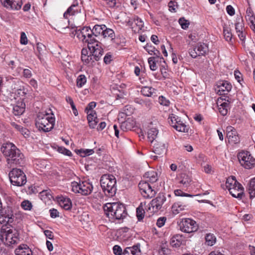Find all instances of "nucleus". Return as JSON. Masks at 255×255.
I'll list each match as a JSON object with an SVG mask.
<instances>
[{"instance_id":"1","label":"nucleus","mask_w":255,"mask_h":255,"mask_svg":"<svg viewBox=\"0 0 255 255\" xmlns=\"http://www.w3.org/2000/svg\"><path fill=\"white\" fill-rule=\"evenodd\" d=\"M1 151L5 157L9 167L23 163V155L13 143L8 142L3 144Z\"/></svg>"},{"instance_id":"2","label":"nucleus","mask_w":255,"mask_h":255,"mask_svg":"<svg viewBox=\"0 0 255 255\" xmlns=\"http://www.w3.org/2000/svg\"><path fill=\"white\" fill-rule=\"evenodd\" d=\"M107 216L112 222L125 218L127 213L124 205L119 203H108L104 207Z\"/></svg>"},{"instance_id":"3","label":"nucleus","mask_w":255,"mask_h":255,"mask_svg":"<svg viewBox=\"0 0 255 255\" xmlns=\"http://www.w3.org/2000/svg\"><path fill=\"white\" fill-rule=\"evenodd\" d=\"M100 184L106 196L113 197L117 192V180L112 174H104L100 179Z\"/></svg>"},{"instance_id":"4","label":"nucleus","mask_w":255,"mask_h":255,"mask_svg":"<svg viewBox=\"0 0 255 255\" xmlns=\"http://www.w3.org/2000/svg\"><path fill=\"white\" fill-rule=\"evenodd\" d=\"M55 124L54 115L46 113L39 114L36 120L35 126L39 130L48 132L51 130Z\"/></svg>"},{"instance_id":"5","label":"nucleus","mask_w":255,"mask_h":255,"mask_svg":"<svg viewBox=\"0 0 255 255\" xmlns=\"http://www.w3.org/2000/svg\"><path fill=\"white\" fill-rule=\"evenodd\" d=\"M226 186L233 197L241 199L245 196L244 188L235 177H229L227 179Z\"/></svg>"},{"instance_id":"6","label":"nucleus","mask_w":255,"mask_h":255,"mask_svg":"<svg viewBox=\"0 0 255 255\" xmlns=\"http://www.w3.org/2000/svg\"><path fill=\"white\" fill-rule=\"evenodd\" d=\"M71 187L73 192L85 196L90 194L93 189L92 184L88 180L80 181L79 182H72Z\"/></svg>"},{"instance_id":"7","label":"nucleus","mask_w":255,"mask_h":255,"mask_svg":"<svg viewBox=\"0 0 255 255\" xmlns=\"http://www.w3.org/2000/svg\"><path fill=\"white\" fill-rule=\"evenodd\" d=\"M237 157L240 164L245 168L250 169L255 166V158L250 152L242 150L238 153Z\"/></svg>"},{"instance_id":"8","label":"nucleus","mask_w":255,"mask_h":255,"mask_svg":"<svg viewBox=\"0 0 255 255\" xmlns=\"http://www.w3.org/2000/svg\"><path fill=\"white\" fill-rule=\"evenodd\" d=\"M10 181L13 185L22 186L26 182V177L21 169L13 168L9 173Z\"/></svg>"},{"instance_id":"9","label":"nucleus","mask_w":255,"mask_h":255,"mask_svg":"<svg viewBox=\"0 0 255 255\" xmlns=\"http://www.w3.org/2000/svg\"><path fill=\"white\" fill-rule=\"evenodd\" d=\"M168 120L169 124L176 130L183 132H188V127L181 121L180 117L172 114L169 115Z\"/></svg>"},{"instance_id":"10","label":"nucleus","mask_w":255,"mask_h":255,"mask_svg":"<svg viewBox=\"0 0 255 255\" xmlns=\"http://www.w3.org/2000/svg\"><path fill=\"white\" fill-rule=\"evenodd\" d=\"M180 230L186 233H192L198 229V225L196 221L190 218L182 219L179 224Z\"/></svg>"},{"instance_id":"11","label":"nucleus","mask_w":255,"mask_h":255,"mask_svg":"<svg viewBox=\"0 0 255 255\" xmlns=\"http://www.w3.org/2000/svg\"><path fill=\"white\" fill-rule=\"evenodd\" d=\"M208 51V46L204 43H198L189 50V54L193 58L205 55Z\"/></svg>"},{"instance_id":"12","label":"nucleus","mask_w":255,"mask_h":255,"mask_svg":"<svg viewBox=\"0 0 255 255\" xmlns=\"http://www.w3.org/2000/svg\"><path fill=\"white\" fill-rule=\"evenodd\" d=\"M138 187L141 195L146 198H151L154 197L156 192L151 185L147 181H141L138 184Z\"/></svg>"},{"instance_id":"13","label":"nucleus","mask_w":255,"mask_h":255,"mask_svg":"<svg viewBox=\"0 0 255 255\" xmlns=\"http://www.w3.org/2000/svg\"><path fill=\"white\" fill-rule=\"evenodd\" d=\"M166 201V197L162 194H159L158 195L151 200L149 204L148 209L151 210L152 212H157L159 210Z\"/></svg>"},{"instance_id":"14","label":"nucleus","mask_w":255,"mask_h":255,"mask_svg":"<svg viewBox=\"0 0 255 255\" xmlns=\"http://www.w3.org/2000/svg\"><path fill=\"white\" fill-rule=\"evenodd\" d=\"M19 242V238L16 232H13L9 230L6 231L5 229V233L4 236V242H2L4 245L7 246H11L13 245L17 244Z\"/></svg>"},{"instance_id":"15","label":"nucleus","mask_w":255,"mask_h":255,"mask_svg":"<svg viewBox=\"0 0 255 255\" xmlns=\"http://www.w3.org/2000/svg\"><path fill=\"white\" fill-rule=\"evenodd\" d=\"M127 25L130 26L135 33L139 32L143 27V21L137 16H133L127 21Z\"/></svg>"},{"instance_id":"16","label":"nucleus","mask_w":255,"mask_h":255,"mask_svg":"<svg viewBox=\"0 0 255 255\" xmlns=\"http://www.w3.org/2000/svg\"><path fill=\"white\" fill-rule=\"evenodd\" d=\"M232 86L231 84L227 81H219L217 83V88L216 90L217 93L220 95H223L226 98V95L231 90Z\"/></svg>"},{"instance_id":"17","label":"nucleus","mask_w":255,"mask_h":255,"mask_svg":"<svg viewBox=\"0 0 255 255\" xmlns=\"http://www.w3.org/2000/svg\"><path fill=\"white\" fill-rule=\"evenodd\" d=\"M231 102V99L229 97H226L224 99H218L217 105L219 113L223 116L227 115L228 110L230 109L229 105Z\"/></svg>"},{"instance_id":"18","label":"nucleus","mask_w":255,"mask_h":255,"mask_svg":"<svg viewBox=\"0 0 255 255\" xmlns=\"http://www.w3.org/2000/svg\"><path fill=\"white\" fill-rule=\"evenodd\" d=\"M82 30L85 42L87 43L88 47H89L90 45L97 44L98 40L93 36L92 30L90 27H84L82 28Z\"/></svg>"},{"instance_id":"19","label":"nucleus","mask_w":255,"mask_h":255,"mask_svg":"<svg viewBox=\"0 0 255 255\" xmlns=\"http://www.w3.org/2000/svg\"><path fill=\"white\" fill-rule=\"evenodd\" d=\"M2 5L7 9L18 10L21 7L22 0H0Z\"/></svg>"},{"instance_id":"20","label":"nucleus","mask_w":255,"mask_h":255,"mask_svg":"<svg viewBox=\"0 0 255 255\" xmlns=\"http://www.w3.org/2000/svg\"><path fill=\"white\" fill-rule=\"evenodd\" d=\"M82 6L77 0H75L72 4L69 6L67 10L64 12L63 16L65 18H68L69 16L76 15L81 12Z\"/></svg>"},{"instance_id":"21","label":"nucleus","mask_w":255,"mask_h":255,"mask_svg":"<svg viewBox=\"0 0 255 255\" xmlns=\"http://www.w3.org/2000/svg\"><path fill=\"white\" fill-rule=\"evenodd\" d=\"M100 43L98 41L97 44H92L88 47L89 49L92 53L94 60L99 61L103 55L104 51L100 45Z\"/></svg>"},{"instance_id":"22","label":"nucleus","mask_w":255,"mask_h":255,"mask_svg":"<svg viewBox=\"0 0 255 255\" xmlns=\"http://www.w3.org/2000/svg\"><path fill=\"white\" fill-rule=\"evenodd\" d=\"M227 137L229 141L233 143H238L240 138L236 129L232 126H228L226 128Z\"/></svg>"},{"instance_id":"23","label":"nucleus","mask_w":255,"mask_h":255,"mask_svg":"<svg viewBox=\"0 0 255 255\" xmlns=\"http://www.w3.org/2000/svg\"><path fill=\"white\" fill-rule=\"evenodd\" d=\"M151 144L152 146V150L154 153L161 155L166 151V146L163 142L155 140V141Z\"/></svg>"},{"instance_id":"24","label":"nucleus","mask_w":255,"mask_h":255,"mask_svg":"<svg viewBox=\"0 0 255 255\" xmlns=\"http://www.w3.org/2000/svg\"><path fill=\"white\" fill-rule=\"evenodd\" d=\"M140 245L137 244L131 247L126 248L121 255H139Z\"/></svg>"},{"instance_id":"25","label":"nucleus","mask_w":255,"mask_h":255,"mask_svg":"<svg viewBox=\"0 0 255 255\" xmlns=\"http://www.w3.org/2000/svg\"><path fill=\"white\" fill-rule=\"evenodd\" d=\"M16 255H32L31 249L24 244L20 245L15 250Z\"/></svg>"},{"instance_id":"26","label":"nucleus","mask_w":255,"mask_h":255,"mask_svg":"<svg viewBox=\"0 0 255 255\" xmlns=\"http://www.w3.org/2000/svg\"><path fill=\"white\" fill-rule=\"evenodd\" d=\"M58 202L60 206L66 210H69L72 208L71 201L68 198L65 197H59Z\"/></svg>"},{"instance_id":"27","label":"nucleus","mask_w":255,"mask_h":255,"mask_svg":"<svg viewBox=\"0 0 255 255\" xmlns=\"http://www.w3.org/2000/svg\"><path fill=\"white\" fill-rule=\"evenodd\" d=\"M158 133V130L155 128H152L148 129L147 131V138L148 141L151 143L157 140V135Z\"/></svg>"},{"instance_id":"28","label":"nucleus","mask_w":255,"mask_h":255,"mask_svg":"<svg viewBox=\"0 0 255 255\" xmlns=\"http://www.w3.org/2000/svg\"><path fill=\"white\" fill-rule=\"evenodd\" d=\"M1 216L0 217V222H6L7 223H11L13 222V214L11 211L8 210L7 212H5V213H3V212H1Z\"/></svg>"},{"instance_id":"29","label":"nucleus","mask_w":255,"mask_h":255,"mask_svg":"<svg viewBox=\"0 0 255 255\" xmlns=\"http://www.w3.org/2000/svg\"><path fill=\"white\" fill-rule=\"evenodd\" d=\"M178 182L180 184H182L185 187H188L192 181L190 177L185 173L181 174L178 177Z\"/></svg>"},{"instance_id":"30","label":"nucleus","mask_w":255,"mask_h":255,"mask_svg":"<svg viewBox=\"0 0 255 255\" xmlns=\"http://www.w3.org/2000/svg\"><path fill=\"white\" fill-rule=\"evenodd\" d=\"M183 239L181 235L176 234L173 236L170 240V245L173 247L178 248L182 244Z\"/></svg>"},{"instance_id":"31","label":"nucleus","mask_w":255,"mask_h":255,"mask_svg":"<svg viewBox=\"0 0 255 255\" xmlns=\"http://www.w3.org/2000/svg\"><path fill=\"white\" fill-rule=\"evenodd\" d=\"M104 31H103L102 35L104 38L109 39L111 40H113L115 39V34L113 29L108 28L106 26L104 29Z\"/></svg>"},{"instance_id":"32","label":"nucleus","mask_w":255,"mask_h":255,"mask_svg":"<svg viewBox=\"0 0 255 255\" xmlns=\"http://www.w3.org/2000/svg\"><path fill=\"white\" fill-rule=\"evenodd\" d=\"M105 26V25H95L91 29L93 36L95 37L100 35L102 36Z\"/></svg>"},{"instance_id":"33","label":"nucleus","mask_w":255,"mask_h":255,"mask_svg":"<svg viewBox=\"0 0 255 255\" xmlns=\"http://www.w3.org/2000/svg\"><path fill=\"white\" fill-rule=\"evenodd\" d=\"M244 23L243 17L241 16H238L236 17L235 22V29L236 32L244 31Z\"/></svg>"},{"instance_id":"34","label":"nucleus","mask_w":255,"mask_h":255,"mask_svg":"<svg viewBox=\"0 0 255 255\" xmlns=\"http://www.w3.org/2000/svg\"><path fill=\"white\" fill-rule=\"evenodd\" d=\"M185 207L186 206L182 205L180 202L175 203L172 206V212L174 215H177L183 211Z\"/></svg>"},{"instance_id":"35","label":"nucleus","mask_w":255,"mask_h":255,"mask_svg":"<svg viewBox=\"0 0 255 255\" xmlns=\"http://www.w3.org/2000/svg\"><path fill=\"white\" fill-rule=\"evenodd\" d=\"M248 190L250 198L255 197V178L250 180L248 184Z\"/></svg>"},{"instance_id":"36","label":"nucleus","mask_w":255,"mask_h":255,"mask_svg":"<svg viewBox=\"0 0 255 255\" xmlns=\"http://www.w3.org/2000/svg\"><path fill=\"white\" fill-rule=\"evenodd\" d=\"M70 33L72 36H76L79 40L85 42L82 29H77V28H72Z\"/></svg>"},{"instance_id":"37","label":"nucleus","mask_w":255,"mask_h":255,"mask_svg":"<svg viewBox=\"0 0 255 255\" xmlns=\"http://www.w3.org/2000/svg\"><path fill=\"white\" fill-rule=\"evenodd\" d=\"M155 89L152 87L145 86L142 88L141 93L144 96L151 97L155 94Z\"/></svg>"},{"instance_id":"38","label":"nucleus","mask_w":255,"mask_h":255,"mask_svg":"<svg viewBox=\"0 0 255 255\" xmlns=\"http://www.w3.org/2000/svg\"><path fill=\"white\" fill-rule=\"evenodd\" d=\"M144 177L148 178V180L147 181V182L149 181L151 183H154L157 180V174L153 171H150L146 172L144 175Z\"/></svg>"},{"instance_id":"39","label":"nucleus","mask_w":255,"mask_h":255,"mask_svg":"<svg viewBox=\"0 0 255 255\" xmlns=\"http://www.w3.org/2000/svg\"><path fill=\"white\" fill-rule=\"evenodd\" d=\"M205 241L207 245L212 246L216 242V238L213 234L209 233L205 236Z\"/></svg>"},{"instance_id":"40","label":"nucleus","mask_w":255,"mask_h":255,"mask_svg":"<svg viewBox=\"0 0 255 255\" xmlns=\"http://www.w3.org/2000/svg\"><path fill=\"white\" fill-rule=\"evenodd\" d=\"M76 152L82 157H85L92 154L94 151L92 149H80L76 150Z\"/></svg>"},{"instance_id":"41","label":"nucleus","mask_w":255,"mask_h":255,"mask_svg":"<svg viewBox=\"0 0 255 255\" xmlns=\"http://www.w3.org/2000/svg\"><path fill=\"white\" fill-rule=\"evenodd\" d=\"M86 82L87 78L86 76L83 74L80 75L77 79V86L81 88L86 84Z\"/></svg>"},{"instance_id":"42","label":"nucleus","mask_w":255,"mask_h":255,"mask_svg":"<svg viewBox=\"0 0 255 255\" xmlns=\"http://www.w3.org/2000/svg\"><path fill=\"white\" fill-rule=\"evenodd\" d=\"M24 112V108L23 104L21 103V106L15 105L13 108V113L15 116H19L22 115Z\"/></svg>"},{"instance_id":"43","label":"nucleus","mask_w":255,"mask_h":255,"mask_svg":"<svg viewBox=\"0 0 255 255\" xmlns=\"http://www.w3.org/2000/svg\"><path fill=\"white\" fill-rule=\"evenodd\" d=\"M170 253L171 251L167 248L166 244H163L158 251L159 255H170Z\"/></svg>"},{"instance_id":"44","label":"nucleus","mask_w":255,"mask_h":255,"mask_svg":"<svg viewBox=\"0 0 255 255\" xmlns=\"http://www.w3.org/2000/svg\"><path fill=\"white\" fill-rule=\"evenodd\" d=\"M81 59L82 61L86 64H92L94 62V59L92 53H90L89 55L86 56H82Z\"/></svg>"},{"instance_id":"45","label":"nucleus","mask_w":255,"mask_h":255,"mask_svg":"<svg viewBox=\"0 0 255 255\" xmlns=\"http://www.w3.org/2000/svg\"><path fill=\"white\" fill-rule=\"evenodd\" d=\"M155 57H151L148 59V62L151 70L155 71L157 69L156 64L155 61Z\"/></svg>"},{"instance_id":"46","label":"nucleus","mask_w":255,"mask_h":255,"mask_svg":"<svg viewBox=\"0 0 255 255\" xmlns=\"http://www.w3.org/2000/svg\"><path fill=\"white\" fill-rule=\"evenodd\" d=\"M145 212L143 208L140 206H139L136 209V217L139 221L143 219L144 217Z\"/></svg>"},{"instance_id":"47","label":"nucleus","mask_w":255,"mask_h":255,"mask_svg":"<svg viewBox=\"0 0 255 255\" xmlns=\"http://www.w3.org/2000/svg\"><path fill=\"white\" fill-rule=\"evenodd\" d=\"M223 33L226 41H231L232 39V34L231 30L228 28H224Z\"/></svg>"},{"instance_id":"48","label":"nucleus","mask_w":255,"mask_h":255,"mask_svg":"<svg viewBox=\"0 0 255 255\" xmlns=\"http://www.w3.org/2000/svg\"><path fill=\"white\" fill-rule=\"evenodd\" d=\"M174 193L175 195L176 196L189 197H193V196H194V195H193L184 193L180 189L175 190Z\"/></svg>"},{"instance_id":"49","label":"nucleus","mask_w":255,"mask_h":255,"mask_svg":"<svg viewBox=\"0 0 255 255\" xmlns=\"http://www.w3.org/2000/svg\"><path fill=\"white\" fill-rule=\"evenodd\" d=\"M21 206L25 210H30L32 207L31 203L28 200H25L22 202Z\"/></svg>"},{"instance_id":"50","label":"nucleus","mask_w":255,"mask_h":255,"mask_svg":"<svg viewBox=\"0 0 255 255\" xmlns=\"http://www.w3.org/2000/svg\"><path fill=\"white\" fill-rule=\"evenodd\" d=\"M179 23L181 25L182 28L184 29H187L189 25V21L186 20L184 17L179 18Z\"/></svg>"},{"instance_id":"51","label":"nucleus","mask_w":255,"mask_h":255,"mask_svg":"<svg viewBox=\"0 0 255 255\" xmlns=\"http://www.w3.org/2000/svg\"><path fill=\"white\" fill-rule=\"evenodd\" d=\"M58 151L59 153L63 154L64 155L71 156L72 155V152L69 150L64 147H59Z\"/></svg>"},{"instance_id":"52","label":"nucleus","mask_w":255,"mask_h":255,"mask_svg":"<svg viewBox=\"0 0 255 255\" xmlns=\"http://www.w3.org/2000/svg\"><path fill=\"white\" fill-rule=\"evenodd\" d=\"M37 51L38 53V57L40 58V55H41L45 50V46L41 43H38L36 46Z\"/></svg>"},{"instance_id":"53","label":"nucleus","mask_w":255,"mask_h":255,"mask_svg":"<svg viewBox=\"0 0 255 255\" xmlns=\"http://www.w3.org/2000/svg\"><path fill=\"white\" fill-rule=\"evenodd\" d=\"M87 120L88 122L94 120H98L96 117V113L95 111H91L90 113L89 112L87 114Z\"/></svg>"},{"instance_id":"54","label":"nucleus","mask_w":255,"mask_h":255,"mask_svg":"<svg viewBox=\"0 0 255 255\" xmlns=\"http://www.w3.org/2000/svg\"><path fill=\"white\" fill-rule=\"evenodd\" d=\"M96 103L95 102H90L85 108V112L88 114L90 112L93 111L92 110L96 107Z\"/></svg>"},{"instance_id":"55","label":"nucleus","mask_w":255,"mask_h":255,"mask_svg":"<svg viewBox=\"0 0 255 255\" xmlns=\"http://www.w3.org/2000/svg\"><path fill=\"white\" fill-rule=\"evenodd\" d=\"M238 36L239 37L240 40L242 41V44L243 46L245 45V39H246V32L244 31L237 32Z\"/></svg>"},{"instance_id":"56","label":"nucleus","mask_w":255,"mask_h":255,"mask_svg":"<svg viewBox=\"0 0 255 255\" xmlns=\"http://www.w3.org/2000/svg\"><path fill=\"white\" fill-rule=\"evenodd\" d=\"M113 253L116 255H121L123 254L122 249L119 245H115L113 248Z\"/></svg>"},{"instance_id":"57","label":"nucleus","mask_w":255,"mask_h":255,"mask_svg":"<svg viewBox=\"0 0 255 255\" xmlns=\"http://www.w3.org/2000/svg\"><path fill=\"white\" fill-rule=\"evenodd\" d=\"M145 50L150 55L153 54V52L155 51V48L151 45L147 44L144 47Z\"/></svg>"},{"instance_id":"58","label":"nucleus","mask_w":255,"mask_h":255,"mask_svg":"<svg viewBox=\"0 0 255 255\" xmlns=\"http://www.w3.org/2000/svg\"><path fill=\"white\" fill-rule=\"evenodd\" d=\"M159 103L160 104L165 106H167L169 104V101L163 96H160L159 97Z\"/></svg>"},{"instance_id":"59","label":"nucleus","mask_w":255,"mask_h":255,"mask_svg":"<svg viewBox=\"0 0 255 255\" xmlns=\"http://www.w3.org/2000/svg\"><path fill=\"white\" fill-rule=\"evenodd\" d=\"M20 42L23 45H26L27 43V38L24 32L21 33Z\"/></svg>"},{"instance_id":"60","label":"nucleus","mask_w":255,"mask_h":255,"mask_svg":"<svg viewBox=\"0 0 255 255\" xmlns=\"http://www.w3.org/2000/svg\"><path fill=\"white\" fill-rule=\"evenodd\" d=\"M166 221V218L165 217H160L157 221L156 225L161 228L164 225Z\"/></svg>"},{"instance_id":"61","label":"nucleus","mask_w":255,"mask_h":255,"mask_svg":"<svg viewBox=\"0 0 255 255\" xmlns=\"http://www.w3.org/2000/svg\"><path fill=\"white\" fill-rule=\"evenodd\" d=\"M50 217L52 218H55L59 217V212L57 210L52 208L49 210Z\"/></svg>"},{"instance_id":"62","label":"nucleus","mask_w":255,"mask_h":255,"mask_svg":"<svg viewBox=\"0 0 255 255\" xmlns=\"http://www.w3.org/2000/svg\"><path fill=\"white\" fill-rule=\"evenodd\" d=\"M226 10L228 14L231 16L234 15L235 13V11L234 7L231 5H228L227 6Z\"/></svg>"},{"instance_id":"63","label":"nucleus","mask_w":255,"mask_h":255,"mask_svg":"<svg viewBox=\"0 0 255 255\" xmlns=\"http://www.w3.org/2000/svg\"><path fill=\"white\" fill-rule=\"evenodd\" d=\"M23 76L26 78H30L32 76V73L28 69H24L23 71Z\"/></svg>"},{"instance_id":"64","label":"nucleus","mask_w":255,"mask_h":255,"mask_svg":"<svg viewBox=\"0 0 255 255\" xmlns=\"http://www.w3.org/2000/svg\"><path fill=\"white\" fill-rule=\"evenodd\" d=\"M255 15L254 14L253 11L251 7H249L246 10V19L252 17H254Z\"/></svg>"}]
</instances>
